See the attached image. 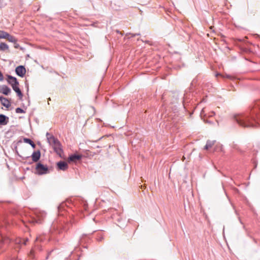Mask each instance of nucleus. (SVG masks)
I'll return each instance as SVG.
<instances>
[{
  "label": "nucleus",
  "instance_id": "nucleus-1",
  "mask_svg": "<svg viewBox=\"0 0 260 260\" xmlns=\"http://www.w3.org/2000/svg\"><path fill=\"white\" fill-rule=\"evenodd\" d=\"M236 122L243 127H255L260 121V100L257 101L250 113L239 114L234 116Z\"/></svg>",
  "mask_w": 260,
  "mask_h": 260
},
{
  "label": "nucleus",
  "instance_id": "nucleus-2",
  "mask_svg": "<svg viewBox=\"0 0 260 260\" xmlns=\"http://www.w3.org/2000/svg\"><path fill=\"white\" fill-rule=\"evenodd\" d=\"M46 137L48 143L52 146L54 151L57 154L61 155L62 149L61 148V145L58 140L49 133H47Z\"/></svg>",
  "mask_w": 260,
  "mask_h": 260
},
{
  "label": "nucleus",
  "instance_id": "nucleus-3",
  "mask_svg": "<svg viewBox=\"0 0 260 260\" xmlns=\"http://www.w3.org/2000/svg\"><path fill=\"white\" fill-rule=\"evenodd\" d=\"M37 174L39 175H44L48 173V168L47 166H45L40 162L37 164L36 167Z\"/></svg>",
  "mask_w": 260,
  "mask_h": 260
},
{
  "label": "nucleus",
  "instance_id": "nucleus-4",
  "mask_svg": "<svg viewBox=\"0 0 260 260\" xmlns=\"http://www.w3.org/2000/svg\"><path fill=\"white\" fill-rule=\"evenodd\" d=\"M2 229L3 228H0V250L3 248L4 245L8 244L10 242L8 237L3 236Z\"/></svg>",
  "mask_w": 260,
  "mask_h": 260
},
{
  "label": "nucleus",
  "instance_id": "nucleus-5",
  "mask_svg": "<svg viewBox=\"0 0 260 260\" xmlns=\"http://www.w3.org/2000/svg\"><path fill=\"white\" fill-rule=\"evenodd\" d=\"M16 74L21 77H23L26 73V69L23 66H19L15 69Z\"/></svg>",
  "mask_w": 260,
  "mask_h": 260
},
{
  "label": "nucleus",
  "instance_id": "nucleus-6",
  "mask_svg": "<svg viewBox=\"0 0 260 260\" xmlns=\"http://www.w3.org/2000/svg\"><path fill=\"white\" fill-rule=\"evenodd\" d=\"M7 78V82L11 86L15 85V84L19 85V83L16 77L11 75H8Z\"/></svg>",
  "mask_w": 260,
  "mask_h": 260
},
{
  "label": "nucleus",
  "instance_id": "nucleus-7",
  "mask_svg": "<svg viewBox=\"0 0 260 260\" xmlns=\"http://www.w3.org/2000/svg\"><path fill=\"white\" fill-rule=\"evenodd\" d=\"M57 168L58 170L64 171L68 169V165L65 161H60L57 163Z\"/></svg>",
  "mask_w": 260,
  "mask_h": 260
},
{
  "label": "nucleus",
  "instance_id": "nucleus-8",
  "mask_svg": "<svg viewBox=\"0 0 260 260\" xmlns=\"http://www.w3.org/2000/svg\"><path fill=\"white\" fill-rule=\"evenodd\" d=\"M11 92V89L5 85L0 86V93H2L5 95H8Z\"/></svg>",
  "mask_w": 260,
  "mask_h": 260
},
{
  "label": "nucleus",
  "instance_id": "nucleus-9",
  "mask_svg": "<svg viewBox=\"0 0 260 260\" xmlns=\"http://www.w3.org/2000/svg\"><path fill=\"white\" fill-rule=\"evenodd\" d=\"M19 85L15 84V85H12V86H11V87H12V89H13V90L15 91L16 92V93H17V95L19 97V99L20 100H22V97H23V93H22L21 90L20 89V88L19 87Z\"/></svg>",
  "mask_w": 260,
  "mask_h": 260
},
{
  "label": "nucleus",
  "instance_id": "nucleus-10",
  "mask_svg": "<svg viewBox=\"0 0 260 260\" xmlns=\"http://www.w3.org/2000/svg\"><path fill=\"white\" fill-rule=\"evenodd\" d=\"M0 102H1L2 105L6 108H8L11 106V103L9 100L3 96H0Z\"/></svg>",
  "mask_w": 260,
  "mask_h": 260
},
{
  "label": "nucleus",
  "instance_id": "nucleus-11",
  "mask_svg": "<svg viewBox=\"0 0 260 260\" xmlns=\"http://www.w3.org/2000/svg\"><path fill=\"white\" fill-rule=\"evenodd\" d=\"M9 122V117L3 114H0V125H5Z\"/></svg>",
  "mask_w": 260,
  "mask_h": 260
},
{
  "label": "nucleus",
  "instance_id": "nucleus-12",
  "mask_svg": "<svg viewBox=\"0 0 260 260\" xmlns=\"http://www.w3.org/2000/svg\"><path fill=\"white\" fill-rule=\"evenodd\" d=\"M41 152L40 150L34 151L31 155L32 159L34 162L38 161L39 160Z\"/></svg>",
  "mask_w": 260,
  "mask_h": 260
},
{
  "label": "nucleus",
  "instance_id": "nucleus-13",
  "mask_svg": "<svg viewBox=\"0 0 260 260\" xmlns=\"http://www.w3.org/2000/svg\"><path fill=\"white\" fill-rule=\"evenodd\" d=\"M214 115H215V112L214 111H211V112H209L208 114H207L206 113L205 108H203L201 112V116L202 117L204 116L205 117H212Z\"/></svg>",
  "mask_w": 260,
  "mask_h": 260
},
{
  "label": "nucleus",
  "instance_id": "nucleus-14",
  "mask_svg": "<svg viewBox=\"0 0 260 260\" xmlns=\"http://www.w3.org/2000/svg\"><path fill=\"white\" fill-rule=\"evenodd\" d=\"M82 158L81 155L72 154L69 157V160L71 161H76L77 160H80Z\"/></svg>",
  "mask_w": 260,
  "mask_h": 260
},
{
  "label": "nucleus",
  "instance_id": "nucleus-15",
  "mask_svg": "<svg viewBox=\"0 0 260 260\" xmlns=\"http://www.w3.org/2000/svg\"><path fill=\"white\" fill-rule=\"evenodd\" d=\"M6 39H7L9 42L14 44H16L18 41V40L16 37L10 35L9 33L8 34Z\"/></svg>",
  "mask_w": 260,
  "mask_h": 260
},
{
  "label": "nucleus",
  "instance_id": "nucleus-16",
  "mask_svg": "<svg viewBox=\"0 0 260 260\" xmlns=\"http://www.w3.org/2000/svg\"><path fill=\"white\" fill-rule=\"evenodd\" d=\"M104 234L102 231L97 233L96 235V240L98 242H102L104 240Z\"/></svg>",
  "mask_w": 260,
  "mask_h": 260
},
{
  "label": "nucleus",
  "instance_id": "nucleus-17",
  "mask_svg": "<svg viewBox=\"0 0 260 260\" xmlns=\"http://www.w3.org/2000/svg\"><path fill=\"white\" fill-rule=\"evenodd\" d=\"M215 142V141L208 140L207 141L206 144L204 147V149L207 150V149L211 148L213 146V145L214 144Z\"/></svg>",
  "mask_w": 260,
  "mask_h": 260
},
{
  "label": "nucleus",
  "instance_id": "nucleus-18",
  "mask_svg": "<svg viewBox=\"0 0 260 260\" xmlns=\"http://www.w3.org/2000/svg\"><path fill=\"white\" fill-rule=\"evenodd\" d=\"M9 46L5 43L2 42L0 43V50L4 51L9 50Z\"/></svg>",
  "mask_w": 260,
  "mask_h": 260
},
{
  "label": "nucleus",
  "instance_id": "nucleus-19",
  "mask_svg": "<svg viewBox=\"0 0 260 260\" xmlns=\"http://www.w3.org/2000/svg\"><path fill=\"white\" fill-rule=\"evenodd\" d=\"M24 142L29 144L31 145V146L35 148L36 147V144L34 143V142L30 139L28 138H24Z\"/></svg>",
  "mask_w": 260,
  "mask_h": 260
},
{
  "label": "nucleus",
  "instance_id": "nucleus-20",
  "mask_svg": "<svg viewBox=\"0 0 260 260\" xmlns=\"http://www.w3.org/2000/svg\"><path fill=\"white\" fill-rule=\"evenodd\" d=\"M8 34V32H7L5 31L0 30V39H6Z\"/></svg>",
  "mask_w": 260,
  "mask_h": 260
},
{
  "label": "nucleus",
  "instance_id": "nucleus-21",
  "mask_svg": "<svg viewBox=\"0 0 260 260\" xmlns=\"http://www.w3.org/2000/svg\"><path fill=\"white\" fill-rule=\"evenodd\" d=\"M15 112L16 113H24L25 112L24 110L20 108H17L15 109Z\"/></svg>",
  "mask_w": 260,
  "mask_h": 260
},
{
  "label": "nucleus",
  "instance_id": "nucleus-22",
  "mask_svg": "<svg viewBox=\"0 0 260 260\" xmlns=\"http://www.w3.org/2000/svg\"><path fill=\"white\" fill-rule=\"evenodd\" d=\"M28 241V239H23V240H19V243H22L23 245H26V243Z\"/></svg>",
  "mask_w": 260,
  "mask_h": 260
},
{
  "label": "nucleus",
  "instance_id": "nucleus-23",
  "mask_svg": "<svg viewBox=\"0 0 260 260\" xmlns=\"http://www.w3.org/2000/svg\"><path fill=\"white\" fill-rule=\"evenodd\" d=\"M29 256L31 258H35L34 255V251L33 250H31L29 253Z\"/></svg>",
  "mask_w": 260,
  "mask_h": 260
},
{
  "label": "nucleus",
  "instance_id": "nucleus-24",
  "mask_svg": "<svg viewBox=\"0 0 260 260\" xmlns=\"http://www.w3.org/2000/svg\"><path fill=\"white\" fill-rule=\"evenodd\" d=\"M53 250H52L47 253V255L46 257V259H48L49 258V256H50V255L52 253V252H53Z\"/></svg>",
  "mask_w": 260,
  "mask_h": 260
},
{
  "label": "nucleus",
  "instance_id": "nucleus-25",
  "mask_svg": "<svg viewBox=\"0 0 260 260\" xmlns=\"http://www.w3.org/2000/svg\"><path fill=\"white\" fill-rule=\"evenodd\" d=\"M3 80V75L2 73L0 71V81H2Z\"/></svg>",
  "mask_w": 260,
  "mask_h": 260
},
{
  "label": "nucleus",
  "instance_id": "nucleus-26",
  "mask_svg": "<svg viewBox=\"0 0 260 260\" xmlns=\"http://www.w3.org/2000/svg\"><path fill=\"white\" fill-rule=\"evenodd\" d=\"M19 47H20V46H19V45L17 43H17H16V44H14V47H15V48L17 49V48H19Z\"/></svg>",
  "mask_w": 260,
  "mask_h": 260
},
{
  "label": "nucleus",
  "instance_id": "nucleus-27",
  "mask_svg": "<svg viewBox=\"0 0 260 260\" xmlns=\"http://www.w3.org/2000/svg\"><path fill=\"white\" fill-rule=\"evenodd\" d=\"M36 223H42V221L41 219H38V220H36Z\"/></svg>",
  "mask_w": 260,
  "mask_h": 260
},
{
  "label": "nucleus",
  "instance_id": "nucleus-28",
  "mask_svg": "<svg viewBox=\"0 0 260 260\" xmlns=\"http://www.w3.org/2000/svg\"><path fill=\"white\" fill-rule=\"evenodd\" d=\"M25 86H26V87L27 88V90L28 91V83H27V82H25Z\"/></svg>",
  "mask_w": 260,
  "mask_h": 260
},
{
  "label": "nucleus",
  "instance_id": "nucleus-29",
  "mask_svg": "<svg viewBox=\"0 0 260 260\" xmlns=\"http://www.w3.org/2000/svg\"><path fill=\"white\" fill-rule=\"evenodd\" d=\"M139 35H140V34H132V37H135L136 36H139Z\"/></svg>",
  "mask_w": 260,
  "mask_h": 260
},
{
  "label": "nucleus",
  "instance_id": "nucleus-30",
  "mask_svg": "<svg viewBox=\"0 0 260 260\" xmlns=\"http://www.w3.org/2000/svg\"><path fill=\"white\" fill-rule=\"evenodd\" d=\"M62 230H63V231H67V229L66 227H63V228H62Z\"/></svg>",
  "mask_w": 260,
  "mask_h": 260
},
{
  "label": "nucleus",
  "instance_id": "nucleus-31",
  "mask_svg": "<svg viewBox=\"0 0 260 260\" xmlns=\"http://www.w3.org/2000/svg\"><path fill=\"white\" fill-rule=\"evenodd\" d=\"M61 208V205L58 207V210H60Z\"/></svg>",
  "mask_w": 260,
  "mask_h": 260
},
{
  "label": "nucleus",
  "instance_id": "nucleus-32",
  "mask_svg": "<svg viewBox=\"0 0 260 260\" xmlns=\"http://www.w3.org/2000/svg\"><path fill=\"white\" fill-rule=\"evenodd\" d=\"M61 230H62L61 229L59 230V233H60L61 232H61Z\"/></svg>",
  "mask_w": 260,
  "mask_h": 260
},
{
  "label": "nucleus",
  "instance_id": "nucleus-33",
  "mask_svg": "<svg viewBox=\"0 0 260 260\" xmlns=\"http://www.w3.org/2000/svg\"><path fill=\"white\" fill-rule=\"evenodd\" d=\"M162 99H164V95H163V96H162Z\"/></svg>",
  "mask_w": 260,
  "mask_h": 260
},
{
  "label": "nucleus",
  "instance_id": "nucleus-34",
  "mask_svg": "<svg viewBox=\"0 0 260 260\" xmlns=\"http://www.w3.org/2000/svg\"><path fill=\"white\" fill-rule=\"evenodd\" d=\"M102 137H101L100 138H99V140H101V139H102Z\"/></svg>",
  "mask_w": 260,
  "mask_h": 260
}]
</instances>
